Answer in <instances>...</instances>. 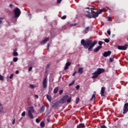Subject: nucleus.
Returning <instances> with one entry per match:
<instances>
[{
  "label": "nucleus",
  "instance_id": "f257e3e1",
  "mask_svg": "<svg viewBox=\"0 0 128 128\" xmlns=\"http://www.w3.org/2000/svg\"><path fill=\"white\" fill-rule=\"evenodd\" d=\"M98 44L96 40H94L92 42V40H87L85 41L84 40L82 39L81 40V44L84 46V48H88L89 52H92V48Z\"/></svg>",
  "mask_w": 128,
  "mask_h": 128
},
{
  "label": "nucleus",
  "instance_id": "f03ea898",
  "mask_svg": "<svg viewBox=\"0 0 128 128\" xmlns=\"http://www.w3.org/2000/svg\"><path fill=\"white\" fill-rule=\"evenodd\" d=\"M105 70L102 68H98L96 71H95L94 73L92 74V78L94 80V78H96L100 74H104V72Z\"/></svg>",
  "mask_w": 128,
  "mask_h": 128
},
{
  "label": "nucleus",
  "instance_id": "7ed1b4c3",
  "mask_svg": "<svg viewBox=\"0 0 128 128\" xmlns=\"http://www.w3.org/2000/svg\"><path fill=\"white\" fill-rule=\"evenodd\" d=\"M34 106H32L28 108V116L30 118L31 120H34V114H32V113L34 114Z\"/></svg>",
  "mask_w": 128,
  "mask_h": 128
},
{
  "label": "nucleus",
  "instance_id": "20e7f679",
  "mask_svg": "<svg viewBox=\"0 0 128 128\" xmlns=\"http://www.w3.org/2000/svg\"><path fill=\"white\" fill-rule=\"evenodd\" d=\"M14 18H18L20 16V10L18 8H16L15 10H14Z\"/></svg>",
  "mask_w": 128,
  "mask_h": 128
},
{
  "label": "nucleus",
  "instance_id": "39448f33",
  "mask_svg": "<svg viewBox=\"0 0 128 128\" xmlns=\"http://www.w3.org/2000/svg\"><path fill=\"white\" fill-rule=\"evenodd\" d=\"M68 96L65 95L60 100V104H64L68 101Z\"/></svg>",
  "mask_w": 128,
  "mask_h": 128
},
{
  "label": "nucleus",
  "instance_id": "423d86ee",
  "mask_svg": "<svg viewBox=\"0 0 128 128\" xmlns=\"http://www.w3.org/2000/svg\"><path fill=\"white\" fill-rule=\"evenodd\" d=\"M128 45L127 44L124 46H118V50H126L128 49Z\"/></svg>",
  "mask_w": 128,
  "mask_h": 128
},
{
  "label": "nucleus",
  "instance_id": "0eeeda50",
  "mask_svg": "<svg viewBox=\"0 0 128 128\" xmlns=\"http://www.w3.org/2000/svg\"><path fill=\"white\" fill-rule=\"evenodd\" d=\"M42 86L44 88H46L48 87V80L46 79V77L43 80Z\"/></svg>",
  "mask_w": 128,
  "mask_h": 128
},
{
  "label": "nucleus",
  "instance_id": "6e6552de",
  "mask_svg": "<svg viewBox=\"0 0 128 128\" xmlns=\"http://www.w3.org/2000/svg\"><path fill=\"white\" fill-rule=\"evenodd\" d=\"M110 54H112V52L108 50V52H104L102 56L104 58H107V56H110Z\"/></svg>",
  "mask_w": 128,
  "mask_h": 128
},
{
  "label": "nucleus",
  "instance_id": "1a4fd4ad",
  "mask_svg": "<svg viewBox=\"0 0 128 128\" xmlns=\"http://www.w3.org/2000/svg\"><path fill=\"white\" fill-rule=\"evenodd\" d=\"M128 112V103H126L124 105L123 114H124Z\"/></svg>",
  "mask_w": 128,
  "mask_h": 128
},
{
  "label": "nucleus",
  "instance_id": "9d476101",
  "mask_svg": "<svg viewBox=\"0 0 128 128\" xmlns=\"http://www.w3.org/2000/svg\"><path fill=\"white\" fill-rule=\"evenodd\" d=\"M60 106V102L58 101H56L55 102L53 103L52 108H58Z\"/></svg>",
  "mask_w": 128,
  "mask_h": 128
},
{
  "label": "nucleus",
  "instance_id": "9b49d317",
  "mask_svg": "<svg viewBox=\"0 0 128 128\" xmlns=\"http://www.w3.org/2000/svg\"><path fill=\"white\" fill-rule=\"evenodd\" d=\"M92 14H92V18H98V12H96L94 10H92Z\"/></svg>",
  "mask_w": 128,
  "mask_h": 128
},
{
  "label": "nucleus",
  "instance_id": "f8f14e48",
  "mask_svg": "<svg viewBox=\"0 0 128 128\" xmlns=\"http://www.w3.org/2000/svg\"><path fill=\"white\" fill-rule=\"evenodd\" d=\"M104 92H106V88L102 87L100 91L102 96H104Z\"/></svg>",
  "mask_w": 128,
  "mask_h": 128
},
{
  "label": "nucleus",
  "instance_id": "ddd939ff",
  "mask_svg": "<svg viewBox=\"0 0 128 128\" xmlns=\"http://www.w3.org/2000/svg\"><path fill=\"white\" fill-rule=\"evenodd\" d=\"M70 64H71L70 62H67L64 68V70H68V66H70Z\"/></svg>",
  "mask_w": 128,
  "mask_h": 128
},
{
  "label": "nucleus",
  "instance_id": "4468645a",
  "mask_svg": "<svg viewBox=\"0 0 128 128\" xmlns=\"http://www.w3.org/2000/svg\"><path fill=\"white\" fill-rule=\"evenodd\" d=\"M48 40H50L48 38H46L45 39L41 41L40 44H44L46 43L47 42H48Z\"/></svg>",
  "mask_w": 128,
  "mask_h": 128
},
{
  "label": "nucleus",
  "instance_id": "2eb2a0df",
  "mask_svg": "<svg viewBox=\"0 0 128 128\" xmlns=\"http://www.w3.org/2000/svg\"><path fill=\"white\" fill-rule=\"evenodd\" d=\"M102 48V46H97L96 48H94V52H98V50H100V48Z\"/></svg>",
  "mask_w": 128,
  "mask_h": 128
},
{
  "label": "nucleus",
  "instance_id": "dca6fc26",
  "mask_svg": "<svg viewBox=\"0 0 128 128\" xmlns=\"http://www.w3.org/2000/svg\"><path fill=\"white\" fill-rule=\"evenodd\" d=\"M90 30V26H87L85 28L84 30H83V34H86L88 32V30Z\"/></svg>",
  "mask_w": 128,
  "mask_h": 128
},
{
  "label": "nucleus",
  "instance_id": "f3484780",
  "mask_svg": "<svg viewBox=\"0 0 128 128\" xmlns=\"http://www.w3.org/2000/svg\"><path fill=\"white\" fill-rule=\"evenodd\" d=\"M78 72L82 74V72H84V68H79L78 69Z\"/></svg>",
  "mask_w": 128,
  "mask_h": 128
},
{
  "label": "nucleus",
  "instance_id": "a211bd4d",
  "mask_svg": "<svg viewBox=\"0 0 128 128\" xmlns=\"http://www.w3.org/2000/svg\"><path fill=\"white\" fill-rule=\"evenodd\" d=\"M44 110H46V107L44 106V105H43L40 108V114H42V112H44Z\"/></svg>",
  "mask_w": 128,
  "mask_h": 128
},
{
  "label": "nucleus",
  "instance_id": "6ab92c4d",
  "mask_svg": "<svg viewBox=\"0 0 128 128\" xmlns=\"http://www.w3.org/2000/svg\"><path fill=\"white\" fill-rule=\"evenodd\" d=\"M86 12L88 13V14H86V18H92V15H90V12L88 11H87Z\"/></svg>",
  "mask_w": 128,
  "mask_h": 128
},
{
  "label": "nucleus",
  "instance_id": "aec40b11",
  "mask_svg": "<svg viewBox=\"0 0 128 128\" xmlns=\"http://www.w3.org/2000/svg\"><path fill=\"white\" fill-rule=\"evenodd\" d=\"M96 92H94V94L92 95V97L90 100H96Z\"/></svg>",
  "mask_w": 128,
  "mask_h": 128
},
{
  "label": "nucleus",
  "instance_id": "412c9836",
  "mask_svg": "<svg viewBox=\"0 0 128 128\" xmlns=\"http://www.w3.org/2000/svg\"><path fill=\"white\" fill-rule=\"evenodd\" d=\"M58 87H56L54 88V94H58Z\"/></svg>",
  "mask_w": 128,
  "mask_h": 128
},
{
  "label": "nucleus",
  "instance_id": "4be33fe9",
  "mask_svg": "<svg viewBox=\"0 0 128 128\" xmlns=\"http://www.w3.org/2000/svg\"><path fill=\"white\" fill-rule=\"evenodd\" d=\"M46 98L48 100L49 102H52V96H50L47 94L46 95Z\"/></svg>",
  "mask_w": 128,
  "mask_h": 128
},
{
  "label": "nucleus",
  "instance_id": "5701e85b",
  "mask_svg": "<svg viewBox=\"0 0 128 128\" xmlns=\"http://www.w3.org/2000/svg\"><path fill=\"white\" fill-rule=\"evenodd\" d=\"M102 12H106V9L103 8V9H101L98 12V14H102Z\"/></svg>",
  "mask_w": 128,
  "mask_h": 128
},
{
  "label": "nucleus",
  "instance_id": "b1692460",
  "mask_svg": "<svg viewBox=\"0 0 128 128\" xmlns=\"http://www.w3.org/2000/svg\"><path fill=\"white\" fill-rule=\"evenodd\" d=\"M2 20H4V18H0V28L2 27Z\"/></svg>",
  "mask_w": 128,
  "mask_h": 128
},
{
  "label": "nucleus",
  "instance_id": "393cba45",
  "mask_svg": "<svg viewBox=\"0 0 128 128\" xmlns=\"http://www.w3.org/2000/svg\"><path fill=\"white\" fill-rule=\"evenodd\" d=\"M12 54H13L12 55L14 56H18V52L16 51H14Z\"/></svg>",
  "mask_w": 128,
  "mask_h": 128
},
{
  "label": "nucleus",
  "instance_id": "a878e982",
  "mask_svg": "<svg viewBox=\"0 0 128 128\" xmlns=\"http://www.w3.org/2000/svg\"><path fill=\"white\" fill-rule=\"evenodd\" d=\"M40 126L41 128H44V126H45L44 122H42L40 124Z\"/></svg>",
  "mask_w": 128,
  "mask_h": 128
},
{
  "label": "nucleus",
  "instance_id": "bb28decb",
  "mask_svg": "<svg viewBox=\"0 0 128 128\" xmlns=\"http://www.w3.org/2000/svg\"><path fill=\"white\" fill-rule=\"evenodd\" d=\"M79 126H80V128H84L86 126L84 123H80L79 124Z\"/></svg>",
  "mask_w": 128,
  "mask_h": 128
},
{
  "label": "nucleus",
  "instance_id": "cd10ccee",
  "mask_svg": "<svg viewBox=\"0 0 128 128\" xmlns=\"http://www.w3.org/2000/svg\"><path fill=\"white\" fill-rule=\"evenodd\" d=\"M74 82H75L74 80H73L71 83L68 84V86H72V84H74Z\"/></svg>",
  "mask_w": 128,
  "mask_h": 128
},
{
  "label": "nucleus",
  "instance_id": "c85d7f7f",
  "mask_svg": "<svg viewBox=\"0 0 128 128\" xmlns=\"http://www.w3.org/2000/svg\"><path fill=\"white\" fill-rule=\"evenodd\" d=\"M72 102V96L69 97L68 99H67V102Z\"/></svg>",
  "mask_w": 128,
  "mask_h": 128
},
{
  "label": "nucleus",
  "instance_id": "c756f323",
  "mask_svg": "<svg viewBox=\"0 0 128 128\" xmlns=\"http://www.w3.org/2000/svg\"><path fill=\"white\" fill-rule=\"evenodd\" d=\"M102 44H104V42L102 41H99L98 42V44H99V46H102Z\"/></svg>",
  "mask_w": 128,
  "mask_h": 128
},
{
  "label": "nucleus",
  "instance_id": "7c9ffc66",
  "mask_svg": "<svg viewBox=\"0 0 128 128\" xmlns=\"http://www.w3.org/2000/svg\"><path fill=\"white\" fill-rule=\"evenodd\" d=\"M29 87L30 88H34L35 86H34V85L32 84H30Z\"/></svg>",
  "mask_w": 128,
  "mask_h": 128
},
{
  "label": "nucleus",
  "instance_id": "2f4dec72",
  "mask_svg": "<svg viewBox=\"0 0 128 128\" xmlns=\"http://www.w3.org/2000/svg\"><path fill=\"white\" fill-rule=\"evenodd\" d=\"M104 42H106V44H108V42H110V39L106 38L104 40Z\"/></svg>",
  "mask_w": 128,
  "mask_h": 128
},
{
  "label": "nucleus",
  "instance_id": "473e14b6",
  "mask_svg": "<svg viewBox=\"0 0 128 128\" xmlns=\"http://www.w3.org/2000/svg\"><path fill=\"white\" fill-rule=\"evenodd\" d=\"M18 58L16 57L14 58H13V61L14 62H18Z\"/></svg>",
  "mask_w": 128,
  "mask_h": 128
},
{
  "label": "nucleus",
  "instance_id": "72a5a7b5",
  "mask_svg": "<svg viewBox=\"0 0 128 128\" xmlns=\"http://www.w3.org/2000/svg\"><path fill=\"white\" fill-rule=\"evenodd\" d=\"M0 80H4V76L0 74Z\"/></svg>",
  "mask_w": 128,
  "mask_h": 128
},
{
  "label": "nucleus",
  "instance_id": "f704fd0d",
  "mask_svg": "<svg viewBox=\"0 0 128 128\" xmlns=\"http://www.w3.org/2000/svg\"><path fill=\"white\" fill-rule=\"evenodd\" d=\"M62 92H64V90H61L59 91V94L60 96L62 94Z\"/></svg>",
  "mask_w": 128,
  "mask_h": 128
},
{
  "label": "nucleus",
  "instance_id": "c9c22d12",
  "mask_svg": "<svg viewBox=\"0 0 128 128\" xmlns=\"http://www.w3.org/2000/svg\"><path fill=\"white\" fill-rule=\"evenodd\" d=\"M50 64H48L47 66H46V70L50 68Z\"/></svg>",
  "mask_w": 128,
  "mask_h": 128
},
{
  "label": "nucleus",
  "instance_id": "e433bc0d",
  "mask_svg": "<svg viewBox=\"0 0 128 128\" xmlns=\"http://www.w3.org/2000/svg\"><path fill=\"white\" fill-rule=\"evenodd\" d=\"M12 78H14V74H10V79L12 80Z\"/></svg>",
  "mask_w": 128,
  "mask_h": 128
},
{
  "label": "nucleus",
  "instance_id": "4c0bfd02",
  "mask_svg": "<svg viewBox=\"0 0 128 128\" xmlns=\"http://www.w3.org/2000/svg\"><path fill=\"white\" fill-rule=\"evenodd\" d=\"M79 102H80V98H76V104H78Z\"/></svg>",
  "mask_w": 128,
  "mask_h": 128
},
{
  "label": "nucleus",
  "instance_id": "58836bf2",
  "mask_svg": "<svg viewBox=\"0 0 128 128\" xmlns=\"http://www.w3.org/2000/svg\"><path fill=\"white\" fill-rule=\"evenodd\" d=\"M22 116H26V112L24 111L22 114Z\"/></svg>",
  "mask_w": 128,
  "mask_h": 128
},
{
  "label": "nucleus",
  "instance_id": "ea45409f",
  "mask_svg": "<svg viewBox=\"0 0 128 128\" xmlns=\"http://www.w3.org/2000/svg\"><path fill=\"white\" fill-rule=\"evenodd\" d=\"M62 20H66V16H64L61 18Z\"/></svg>",
  "mask_w": 128,
  "mask_h": 128
},
{
  "label": "nucleus",
  "instance_id": "a19ab883",
  "mask_svg": "<svg viewBox=\"0 0 128 128\" xmlns=\"http://www.w3.org/2000/svg\"><path fill=\"white\" fill-rule=\"evenodd\" d=\"M47 50H50V44L49 43H48V44H47Z\"/></svg>",
  "mask_w": 128,
  "mask_h": 128
},
{
  "label": "nucleus",
  "instance_id": "79ce46f5",
  "mask_svg": "<svg viewBox=\"0 0 128 128\" xmlns=\"http://www.w3.org/2000/svg\"><path fill=\"white\" fill-rule=\"evenodd\" d=\"M32 66H30L28 68V72H30V71H32Z\"/></svg>",
  "mask_w": 128,
  "mask_h": 128
},
{
  "label": "nucleus",
  "instance_id": "37998d69",
  "mask_svg": "<svg viewBox=\"0 0 128 128\" xmlns=\"http://www.w3.org/2000/svg\"><path fill=\"white\" fill-rule=\"evenodd\" d=\"M36 122H37L38 124V122H40V119L36 118Z\"/></svg>",
  "mask_w": 128,
  "mask_h": 128
},
{
  "label": "nucleus",
  "instance_id": "c03bdc74",
  "mask_svg": "<svg viewBox=\"0 0 128 128\" xmlns=\"http://www.w3.org/2000/svg\"><path fill=\"white\" fill-rule=\"evenodd\" d=\"M107 34L108 36H110V30H107Z\"/></svg>",
  "mask_w": 128,
  "mask_h": 128
},
{
  "label": "nucleus",
  "instance_id": "a18cd8bd",
  "mask_svg": "<svg viewBox=\"0 0 128 128\" xmlns=\"http://www.w3.org/2000/svg\"><path fill=\"white\" fill-rule=\"evenodd\" d=\"M110 62H114V59L112 58H110Z\"/></svg>",
  "mask_w": 128,
  "mask_h": 128
},
{
  "label": "nucleus",
  "instance_id": "49530a36",
  "mask_svg": "<svg viewBox=\"0 0 128 128\" xmlns=\"http://www.w3.org/2000/svg\"><path fill=\"white\" fill-rule=\"evenodd\" d=\"M100 128H107L106 126L104 125H102L100 126Z\"/></svg>",
  "mask_w": 128,
  "mask_h": 128
},
{
  "label": "nucleus",
  "instance_id": "de8ad7c7",
  "mask_svg": "<svg viewBox=\"0 0 128 128\" xmlns=\"http://www.w3.org/2000/svg\"><path fill=\"white\" fill-rule=\"evenodd\" d=\"M62 0H57V3L60 4V2H62Z\"/></svg>",
  "mask_w": 128,
  "mask_h": 128
},
{
  "label": "nucleus",
  "instance_id": "09e8293b",
  "mask_svg": "<svg viewBox=\"0 0 128 128\" xmlns=\"http://www.w3.org/2000/svg\"><path fill=\"white\" fill-rule=\"evenodd\" d=\"M10 8H12V7L14 6V5H12V4H10L9 5Z\"/></svg>",
  "mask_w": 128,
  "mask_h": 128
},
{
  "label": "nucleus",
  "instance_id": "8fccbe9b",
  "mask_svg": "<svg viewBox=\"0 0 128 128\" xmlns=\"http://www.w3.org/2000/svg\"><path fill=\"white\" fill-rule=\"evenodd\" d=\"M80 85H78L76 87V90H78L80 88Z\"/></svg>",
  "mask_w": 128,
  "mask_h": 128
},
{
  "label": "nucleus",
  "instance_id": "3c124183",
  "mask_svg": "<svg viewBox=\"0 0 128 128\" xmlns=\"http://www.w3.org/2000/svg\"><path fill=\"white\" fill-rule=\"evenodd\" d=\"M16 74H20V72L18 70H16Z\"/></svg>",
  "mask_w": 128,
  "mask_h": 128
},
{
  "label": "nucleus",
  "instance_id": "603ef678",
  "mask_svg": "<svg viewBox=\"0 0 128 128\" xmlns=\"http://www.w3.org/2000/svg\"><path fill=\"white\" fill-rule=\"evenodd\" d=\"M14 122H16V119H14V120H13V121H12V124H14Z\"/></svg>",
  "mask_w": 128,
  "mask_h": 128
},
{
  "label": "nucleus",
  "instance_id": "864d4df0",
  "mask_svg": "<svg viewBox=\"0 0 128 128\" xmlns=\"http://www.w3.org/2000/svg\"><path fill=\"white\" fill-rule=\"evenodd\" d=\"M76 74V71H75V72L73 73L72 76H74V75Z\"/></svg>",
  "mask_w": 128,
  "mask_h": 128
},
{
  "label": "nucleus",
  "instance_id": "5fc2aeb1",
  "mask_svg": "<svg viewBox=\"0 0 128 128\" xmlns=\"http://www.w3.org/2000/svg\"><path fill=\"white\" fill-rule=\"evenodd\" d=\"M110 18H111L110 17V16H108V17L107 18L108 20H110Z\"/></svg>",
  "mask_w": 128,
  "mask_h": 128
},
{
  "label": "nucleus",
  "instance_id": "6e6d98bb",
  "mask_svg": "<svg viewBox=\"0 0 128 128\" xmlns=\"http://www.w3.org/2000/svg\"><path fill=\"white\" fill-rule=\"evenodd\" d=\"M47 122H50V118L47 119Z\"/></svg>",
  "mask_w": 128,
  "mask_h": 128
},
{
  "label": "nucleus",
  "instance_id": "4d7b16f0",
  "mask_svg": "<svg viewBox=\"0 0 128 128\" xmlns=\"http://www.w3.org/2000/svg\"><path fill=\"white\" fill-rule=\"evenodd\" d=\"M72 26H76V24H72Z\"/></svg>",
  "mask_w": 128,
  "mask_h": 128
},
{
  "label": "nucleus",
  "instance_id": "13d9d810",
  "mask_svg": "<svg viewBox=\"0 0 128 128\" xmlns=\"http://www.w3.org/2000/svg\"><path fill=\"white\" fill-rule=\"evenodd\" d=\"M35 96L37 98H38V96L35 94Z\"/></svg>",
  "mask_w": 128,
  "mask_h": 128
},
{
  "label": "nucleus",
  "instance_id": "bf43d9fd",
  "mask_svg": "<svg viewBox=\"0 0 128 128\" xmlns=\"http://www.w3.org/2000/svg\"><path fill=\"white\" fill-rule=\"evenodd\" d=\"M90 10H91V12H92V10H96V8H90Z\"/></svg>",
  "mask_w": 128,
  "mask_h": 128
},
{
  "label": "nucleus",
  "instance_id": "052dcab7",
  "mask_svg": "<svg viewBox=\"0 0 128 128\" xmlns=\"http://www.w3.org/2000/svg\"><path fill=\"white\" fill-rule=\"evenodd\" d=\"M28 16H32V14H28Z\"/></svg>",
  "mask_w": 128,
  "mask_h": 128
},
{
  "label": "nucleus",
  "instance_id": "680f3d73",
  "mask_svg": "<svg viewBox=\"0 0 128 128\" xmlns=\"http://www.w3.org/2000/svg\"><path fill=\"white\" fill-rule=\"evenodd\" d=\"M88 8V10H90V8Z\"/></svg>",
  "mask_w": 128,
  "mask_h": 128
},
{
  "label": "nucleus",
  "instance_id": "e2e57ef3",
  "mask_svg": "<svg viewBox=\"0 0 128 128\" xmlns=\"http://www.w3.org/2000/svg\"><path fill=\"white\" fill-rule=\"evenodd\" d=\"M113 36H114V35H113Z\"/></svg>",
  "mask_w": 128,
  "mask_h": 128
}]
</instances>
